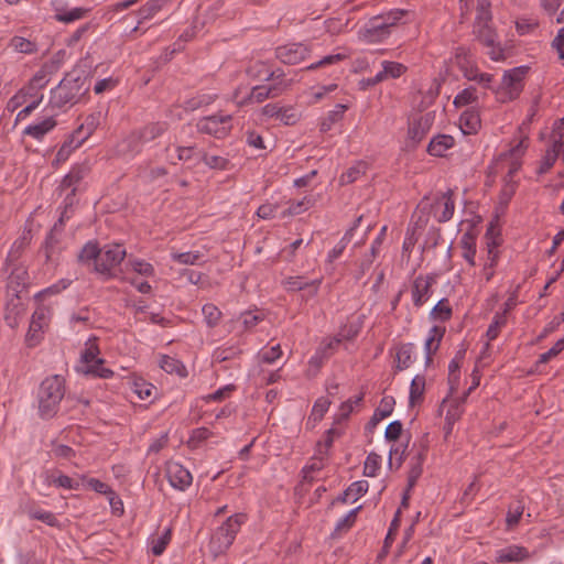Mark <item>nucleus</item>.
<instances>
[{"mask_svg":"<svg viewBox=\"0 0 564 564\" xmlns=\"http://www.w3.org/2000/svg\"><path fill=\"white\" fill-rule=\"evenodd\" d=\"M66 392L65 379L59 375L46 377L39 386L36 403L39 416L43 420L53 419Z\"/></svg>","mask_w":564,"mask_h":564,"instance_id":"f257e3e1","label":"nucleus"},{"mask_svg":"<svg viewBox=\"0 0 564 564\" xmlns=\"http://www.w3.org/2000/svg\"><path fill=\"white\" fill-rule=\"evenodd\" d=\"M246 520V514L236 513L227 518V520L214 531L208 543V550L214 557L225 554L228 551Z\"/></svg>","mask_w":564,"mask_h":564,"instance_id":"f03ea898","label":"nucleus"},{"mask_svg":"<svg viewBox=\"0 0 564 564\" xmlns=\"http://www.w3.org/2000/svg\"><path fill=\"white\" fill-rule=\"evenodd\" d=\"M84 80L80 77H65L51 90L50 105L53 108L65 109L80 101L86 94Z\"/></svg>","mask_w":564,"mask_h":564,"instance_id":"7ed1b4c3","label":"nucleus"},{"mask_svg":"<svg viewBox=\"0 0 564 564\" xmlns=\"http://www.w3.org/2000/svg\"><path fill=\"white\" fill-rule=\"evenodd\" d=\"M231 115L217 112L197 120L196 128L199 133L224 139L228 137L234 127Z\"/></svg>","mask_w":564,"mask_h":564,"instance_id":"20e7f679","label":"nucleus"},{"mask_svg":"<svg viewBox=\"0 0 564 564\" xmlns=\"http://www.w3.org/2000/svg\"><path fill=\"white\" fill-rule=\"evenodd\" d=\"M52 318V307L48 305H39L32 314L29 329L25 334V344L28 347L37 346L44 336Z\"/></svg>","mask_w":564,"mask_h":564,"instance_id":"39448f33","label":"nucleus"},{"mask_svg":"<svg viewBox=\"0 0 564 564\" xmlns=\"http://www.w3.org/2000/svg\"><path fill=\"white\" fill-rule=\"evenodd\" d=\"M126 249L121 245H107L100 249L95 272L109 279L113 275V270L123 261Z\"/></svg>","mask_w":564,"mask_h":564,"instance_id":"423d86ee","label":"nucleus"},{"mask_svg":"<svg viewBox=\"0 0 564 564\" xmlns=\"http://www.w3.org/2000/svg\"><path fill=\"white\" fill-rule=\"evenodd\" d=\"M104 119L101 110L94 111L88 115L85 121L70 134L69 141L65 143L58 151L61 156L67 149H77L83 142L97 129Z\"/></svg>","mask_w":564,"mask_h":564,"instance_id":"0eeeda50","label":"nucleus"},{"mask_svg":"<svg viewBox=\"0 0 564 564\" xmlns=\"http://www.w3.org/2000/svg\"><path fill=\"white\" fill-rule=\"evenodd\" d=\"M486 248L484 254L480 257L481 261V276L489 282L496 273V268L500 261V239L494 237L490 232L486 234Z\"/></svg>","mask_w":564,"mask_h":564,"instance_id":"6e6552de","label":"nucleus"},{"mask_svg":"<svg viewBox=\"0 0 564 564\" xmlns=\"http://www.w3.org/2000/svg\"><path fill=\"white\" fill-rule=\"evenodd\" d=\"M474 32L478 41L485 45L488 51L487 54L492 61H501L505 57L503 50L498 42V36L489 24H479L474 26Z\"/></svg>","mask_w":564,"mask_h":564,"instance_id":"1a4fd4ad","label":"nucleus"},{"mask_svg":"<svg viewBox=\"0 0 564 564\" xmlns=\"http://www.w3.org/2000/svg\"><path fill=\"white\" fill-rule=\"evenodd\" d=\"M435 283V274H420L413 280L411 286V299L416 308H421L430 300L433 294V285Z\"/></svg>","mask_w":564,"mask_h":564,"instance_id":"9d476101","label":"nucleus"},{"mask_svg":"<svg viewBox=\"0 0 564 564\" xmlns=\"http://www.w3.org/2000/svg\"><path fill=\"white\" fill-rule=\"evenodd\" d=\"M165 473L169 484L176 490L185 491L193 482L192 474L180 463L169 462Z\"/></svg>","mask_w":564,"mask_h":564,"instance_id":"9b49d317","label":"nucleus"},{"mask_svg":"<svg viewBox=\"0 0 564 564\" xmlns=\"http://www.w3.org/2000/svg\"><path fill=\"white\" fill-rule=\"evenodd\" d=\"M144 147L138 130L130 132L121 139L115 147V154L123 159H132L138 155Z\"/></svg>","mask_w":564,"mask_h":564,"instance_id":"f8f14e48","label":"nucleus"},{"mask_svg":"<svg viewBox=\"0 0 564 564\" xmlns=\"http://www.w3.org/2000/svg\"><path fill=\"white\" fill-rule=\"evenodd\" d=\"M200 154L194 145L169 143L165 147L166 160L174 165L178 162H192L198 158L200 159Z\"/></svg>","mask_w":564,"mask_h":564,"instance_id":"ddd939ff","label":"nucleus"},{"mask_svg":"<svg viewBox=\"0 0 564 564\" xmlns=\"http://www.w3.org/2000/svg\"><path fill=\"white\" fill-rule=\"evenodd\" d=\"M530 551L518 544H511L495 552L497 563H524L531 558Z\"/></svg>","mask_w":564,"mask_h":564,"instance_id":"4468645a","label":"nucleus"},{"mask_svg":"<svg viewBox=\"0 0 564 564\" xmlns=\"http://www.w3.org/2000/svg\"><path fill=\"white\" fill-rule=\"evenodd\" d=\"M275 54L282 63L295 65L308 55V48L302 43H290L279 46Z\"/></svg>","mask_w":564,"mask_h":564,"instance_id":"2eb2a0df","label":"nucleus"},{"mask_svg":"<svg viewBox=\"0 0 564 564\" xmlns=\"http://www.w3.org/2000/svg\"><path fill=\"white\" fill-rule=\"evenodd\" d=\"M391 32L382 24L377 17L370 19L361 31V39L370 44H379L388 40Z\"/></svg>","mask_w":564,"mask_h":564,"instance_id":"dca6fc26","label":"nucleus"},{"mask_svg":"<svg viewBox=\"0 0 564 564\" xmlns=\"http://www.w3.org/2000/svg\"><path fill=\"white\" fill-rule=\"evenodd\" d=\"M454 212L455 202L452 192H446L438 196L432 206L433 216L438 223L448 221L453 217Z\"/></svg>","mask_w":564,"mask_h":564,"instance_id":"f3484780","label":"nucleus"},{"mask_svg":"<svg viewBox=\"0 0 564 564\" xmlns=\"http://www.w3.org/2000/svg\"><path fill=\"white\" fill-rule=\"evenodd\" d=\"M524 69L521 67L512 68L505 73L502 77V88L506 90L509 99H514L522 90V80Z\"/></svg>","mask_w":564,"mask_h":564,"instance_id":"a211bd4d","label":"nucleus"},{"mask_svg":"<svg viewBox=\"0 0 564 564\" xmlns=\"http://www.w3.org/2000/svg\"><path fill=\"white\" fill-rule=\"evenodd\" d=\"M8 297L4 310V321L10 328L14 329L19 326L25 307L20 295H8Z\"/></svg>","mask_w":564,"mask_h":564,"instance_id":"6ab92c4d","label":"nucleus"},{"mask_svg":"<svg viewBox=\"0 0 564 564\" xmlns=\"http://www.w3.org/2000/svg\"><path fill=\"white\" fill-rule=\"evenodd\" d=\"M378 20L382 21V24L392 33L394 28L410 22L413 18V13L404 9H391L376 15Z\"/></svg>","mask_w":564,"mask_h":564,"instance_id":"aec40b11","label":"nucleus"},{"mask_svg":"<svg viewBox=\"0 0 564 564\" xmlns=\"http://www.w3.org/2000/svg\"><path fill=\"white\" fill-rule=\"evenodd\" d=\"M445 335V327L440 325H434L430 328L427 336L424 341V352H425V365L430 366L433 360V355L440 348L441 341Z\"/></svg>","mask_w":564,"mask_h":564,"instance_id":"412c9836","label":"nucleus"},{"mask_svg":"<svg viewBox=\"0 0 564 564\" xmlns=\"http://www.w3.org/2000/svg\"><path fill=\"white\" fill-rule=\"evenodd\" d=\"M432 117L430 113L420 116L410 122L408 129L409 138L414 142L419 143L432 127Z\"/></svg>","mask_w":564,"mask_h":564,"instance_id":"4be33fe9","label":"nucleus"},{"mask_svg":"<svg viewBox=\"0 0 564 564\" xmlns=\"http://www.w3.org/2000/svg\"><path fill=\"white\" fill-rule=\"evenodd\" d=\"M381 67L382 69L375 75V83L399 78L408 70L404 64L393 61H383Z\"/></svg>","mask_w":564,"mask_h":564,"instance_id":"5701e85b","label":"nucleus"},{"mask_svg":"<svg viewBox=\"0 0 564 564\" xmlns=\"http://www.w3.org/2000/svg\"><path fill=\"white\" fill-rule=\"evenodd\" d=\"M269 98H276V89H270L267 84H262L246 90L245 99L240 104H261Z\"/></svg>","mask_w":564,"mask_h":564,"instance_id":"b1692460","label":"nucleus"},{"mask_svg":"<svg viewBox=\"0 0 564 564\" xmlns=\"http://www.w3.org/2000/svg\"><path fill=\"white\" fill-rule=\"evenodd\" d=\"M56 126V120L53 116L43 118L32 124H29L23 130V134L30 135L35 140H42L45 134L52 131Z\"/></svg>","mask_w":564,"mask_h":564,"instance_id":"393cba45","label":"nucleus"},{"mask_svg":"<svg viewBox=\"0 0 564 564\" xmlns=\"http://www.w3.org/2000/svg\"><path fill=\"white\" fill-rule=\"evenodd\" d=\"M470 51L466 47H457L455 53V59L459 68L463 70L464 76L468 80H475L478 78V69L474 67L470 63Z\"/></svg>","mask_w":564,"mask_h":564,"instance_id":"a878e982","label":"nucleus"},{"mask_svg":"<svg viewBox=\"0 0 564 564\" xmlns=\"http://www.w3.org/2000/svg\"><path fill=\"white\" fill-rule=\"evenodd\" d=\"M263 80L267 82L265 84L270 89H276V97L281 96L292 85V80L286 79L281 69L267 70Z\"/></svg>","mask_w":564,"mask_h":564,"instance_id":"bb28decb","label":"nucleus"},{"mask_svg":"<svg viewBox=\"0 0 564 564\" xmlns=\"http://www.w3.org/2000/svg\"><path fill=\"white\" fill-rule=\"evenodd\" d=\"M476 236L471 231L464 232L459 239L460 254L470 265H476Z\"/></svg>","mask_w":564,"mask_h":564,"instance_id":"cd10ccee","label":"nucleus"},{"mask_svg":"<svg viewBox=\"0 0 564 564\" xmlns=\"http://www.w3.org/2000/svg\"><path fill=\"white\" fill-rule=\"evenodd\" d=\"M28 272L23 268H15L8 280L7 294L8 295H20L25 289L28 283Z\"/></svg>","mask_w":564,"mask_h":564,"instance_id":"c85d7f7f","label":"nucleus"},{"mask_svg":"<svg viewBox=\"0 0 564 564\" xmlns=\"http://www.w3.org/2000/svg\"><path fill=\"white\" fill-rule=\"evenodd\" d=\"M87 172L88 169L86 166H74L63 178L61 191H70L72 194H75Z\"/></svg>","mask_w":564,"mask_h":564,"instance_id":"c756f323","label":"nucleus"},{"mask_svg":"<svg viewBox=\"0 0 564 564\" xmlns=\"http://www.w3.org/2000/svg\"><path fill=\"white\" fill-rule=\"evenodd\" d=\"M169 129V123L165 121L150 122L142 128L138 129L144 144L162 137Z\"/></svg>","mask_w":564,"mask_h":564,"instance_id":"7c9ffc66","label":"nucleus"},{"mask_svg":"<svg viewBox=\"0 0 564 564\" xmlns=\"http://www.w3.org/2000/svg\"><path fill=\"white\" fill-rule=\"evenodd\" d=\"M525 149L524 141H520L517 147H514L510 153V160L503 161V163L507 164V174L505 176V181H514V175L519 172L521 169V161L519 160V156L523 154V151Z\"/></svg>","mask_w":564,"mask_h":564,"instance_id":"2f4dec72","label":"nucleus"},{"mask_svg":"<svg viewBox=\"0 0 564 564\" xmlns=\"http://www.w3.org/2000/svg\"><path fill=\"white\" fill-rule=\"evenodd\" d=\"M455 140L449 134L434 137L427 147V152L433 156H443L446 151L454 147Z\"/></svg>","mask_w":564,"mask_h":564,"instance_id":"473e14b6","label":"nucleus"},{"mask_svg":"<svg viewBox=\"0 0 564 564\" xmlns=\"http://www.w3.org/2000/svg\"><path fill=\"white\" fill-rule=\"evenodd\" d=\"M160 367L170 375H175L178 378H186L188 372L186 366L177 358L163 355L160 359Z\"/></svg>","mask_w":564,"mask_h":564,"instance_id":"72a5a7b5","label":"nucleus"},{"mask_svg":"<svg viewBox=\"0 0 564 564\" xmlns=\"http://www.w3.org/2000/svg\"><path fill=\"white\" fill-rule=\"evenodd\" d=\"M395 359L398 370L408 369L415 360V345L412 343L401 345L397 350Z\"/></svg>","mask_w":564,"mask_h":564,"instance_id":"f704fd0d","label":"nucleus"},{"mask_svg":"<svg viewBox=\"0 0 564 564\" xmlns=\"http://www.w3.org/2000/svg\"><path fill=\"white\" fill-rule=\"evenodd\" d=\"M46 481L48 485H53L57 488H63L67 490H79L82 488V480L70 478L64 474H50L46 475Z\"/></svg>","mask_w":564,"mask_h":564,"instance_id":"c9c22d12","label":"nucleus"},{"mask_svg":"<svg viewBox=\"0 0 564 564\" xmlns=\"http://www.w3.org/2000/svg\"><path fill=\"white\" fill-rule=\"evenodd\" d=\"M394 404L395 401L393 397H383L379 406L375 410V413L369 421V425L376 426L381 420L390 416L393 412Z\"/></svg>","mask_w":564,"mask_h":564,"instance_id":"e433bc0d","label":"nucleus"},{"mask_svg":"<svg viewBox=\"0 0 564 564\" xmlns=\"http://www.w3.org/2000/svg\"><path fill=\"white\" fill-rule=\"evenodd\" d=\"M264 319V313L254 310V311H246L242 312L238 318L237 322L241 327V330L243 332H250L259 323H261Z\"/></svg>","mask_w":564,"mask_h":564,"instance_id":"4c0bfd02","label":"nucleus"},{"mask_svg":"<svg viewBox=\"0 0 564 564\" xmlns=\"http://www.w3.org/2000/svg\"><path fill=\"white\" fill-rule=\"evenodd\" d=\"M459 127L463 133L471 134L480 128V117L474 110H466L460 115Z\"/></svg>","mask_w":564,"mask_h":564,"instance_id":"58836bf2","label":"nucleus"},{"mask_svg":"<svg viewBox=\"0 0 564 564\" xmlns=\"http://www.w3.org/2000/svg\"><path fill=\"white\" fill-rule=\"evenodd\" d=\"M88 13V9L85 8H72V9H65V8H56L55 9V19L58 22L63 23H72L77 20H80L86 17Z\"/></svg>","mask_w":564,"mask_h":564,"instance_id":"ea45409f","label":"nucleus"},{"mask_svg":"<svg viewBox=\"0 0 564 564\" xmlns=\"http://www.w3.org/2000/svg\"><path fill=\"white\" fill-rule=\"evenodd\" d=\"M315 202L316 199L311 195L304 196L300 200H291L289 202V207L282 213V217H292L300 215L305 210L310 209L311 207H313Z\"/></svg>","mask_w":564,"mask_h":564,"instance_id":"a19ab883","label":"nucleus"},{"mask_svg":"<svg viewBox=\"0 0 564 564\" xmlns=\"http://www.w3.org/2000/svg\"><path fill=\"white\" fill-rule=\"evenodd\" d=\"M425 391V377L416 375L410 384L409 403L410 405L419 404L423 401Z\"/></svg>","mask_w":564,"mask_h":564,"instance_id":"79ce46f5","label":"nucleus"},{"mask_svg":"<svg viewBox=\"0 0 564 564\" xmlns=\"http://www.w3.org/2000/svg\"><path fill=\"white\" fill-rule=\"evenodd\" d=\"M167 0H149L142 6L137 14L139 17L138 24L143 23L147 20L152 19L158 12L162 10Z\"/></svg>","mask_w":564,"mask_h":564,"instance_id":"37998d69","label":"nucleus"},{"mask_svg":"<svg viewBox=\"0 0 564 564\" xmlns=\"http://www.w3.org/2000/svg\"><path fill=\"white\" fill-rule=\"evenodd\" d=\"M561 149H562V143L560 141L555 140L552 143V145L546 150V152L541 161L540 167L538 170L539 174L546 173L554 165L555 161L558 158Z\"/></svg>","mask_w":564,"mask_h":564,"instance_id":"c03bdc74","label":"nucleus"},{"mask_svg":"<svg viewBox=\"0 0 564 564\" xmlns=\"http://www.w3.org/2000/svg\"><path fill=\"white\" fill-rule=\"evenodd\" d=\"M368 488L369 485L366 480L355 481L344 491L339 500L343 502L356 501L368 491Z\"/></svg>","mask_w":564,"mask_h":564,"instance_id":"a18cd8bd","label":"nucleus"},{"mask_svg":"<svg viewBox=\"0 0 564 564\" xmlns=\"http://www.w3.org/2000/svg\"><path fill=\"white\" fill-rule=\"evenodd\" d=\"M217 98L216 94L199 93L184 102L185 110L194 111L198 108L213 104Z\"/></svg>","mask_w":564,"mask_h":564,"instance_id":"49530a36","label":"nucleus"},{"mask_svg":"<svg viewBox=\"0 0 564 564\" xmlns=\"http://www.w3.org/2000/svg\"><path fill=\"white\" fill-rule=\"evenodd\" d=\"M130 389L140 400H148L152 397L155 387L142 378L133 379Z\"/></svg>","mask_w":564,"mask_h":564,"instance_id":"de8ad7c7","label":"nucleus"},{"mask_svg":"<svg viewBox=\"0 0 564 564\" xmlns=\"http://www.w3.org/2000/svg\"><path fill=\"white\" fill-rule=\"evenodd\" d=\"M172 539V529L166 528L163 533L159 536H153L150 540L151 552L155 556H160L164 553L166 546L170 544Z\"/></svg>","mask_w":564,"mask_h":564,"instance_id":"09e8293b","label":"nucleus"},{"mask_svg":"<svg viewBox=\"0 0 564 564\" xmlns=\"http://www.w3.org/2000/svg\"><path fill=\"white\" fill-rule=\"evenodd\" d=\"M452 306L447 299L440 300L430 312V318L438 322H446L452 317Z\"/></svg>","mask_w":564,"mask_h":564,"instance_id":"8fccbe9b","label":"nucleus"},{"mask_svg":"<svg viewBox=\"0 0 564 564\" xmlns=\"http://www.w3.org/2000/svg\"><path fill=\"white\" fill-rule=\"evenodd\" d=\"M319 284L321 280L306 282L301 276H290L284 281V286L289 291H301L306 288H312L314 294L317 292Z\"/></svg>","mask_w":564,"mask_h":564,"instance_id":"3c124183","label":"nucleus"},{"mask_svg":"<svg viewBox=\"0 0 564 564\" xmlns=\"http://www.w3.org/2000/svg\"><path fill=\"white\" fill-rule=\"evenodd\" d=\"M354 236V228H350L347 230L341 239L335 245V247L328 251L326 257L327 263H333L335 260H337L345 249L347 248L348 243L351 241V238Z\"/></svg>","mask_w":564,"mask_h":564,"instance_id":"603ef678","label":"nucleus"},{"mask_svg":"<svg viewBox=\"0 0 564 564\" xmlns=\"http://www.w3.org/2000/svg\"><path fill=\"white\" fill-rule=\"evenodd\" d=\"M204 322L208 328H215L223 316L221 311L213 303H207L202 307Z\"/></svg>","mask_w":564,"mask_h":564,"instance_id":"864d4df0","label":"nucleus"},{"mask_svg":"<svg viewBox=\"0 0 564 564\" xmlns=\"http://www.w3.org/2000/svg\"><path fill=\"white\" fill-rule=\"evenodd\" d=\"M171 258L180 264L196 265L202 262L204 254L200 251L172 252Z\"/></svg>","mask_w":564,"mask_h":564,"instance_id":"5fc2aeb1","label":"nucleus"},{"mask_svg":"<svg viewBox=\"0 0 564 564\" xmlns=\"http://www.w3.org/2000/svg\"><path fill=\"white\" fill-rule=\"evenodd\" d=\"M361 506L351 509L346 516L340 518L336 525L333 535H340L344 532H347L356 522L357 514L360 511Z\"/></svg>","mask_w":564,"mask_h":564,"instance_id":"6e6d98bb","label":"nucleus"},{"mask_svg":"<svg viewBox=\"0 0 564 564\" xmlns=\"http://www.w3.org/2000/svg\"><path fill=\"white\" fill-rule=\"evenodd\" d=\"M28 516L31 519L39 520L50 527H58L59 522L56 516L47 510L41 508H30L28 510Z\"/></svg>","mask_w":564,"mask_h":564,"instance_id":"4d7b16f0","label":"nucleus"},{"mask_svg":"<svg viewBox=\"0 0 564 564\" xmlns=\"http://www.w3.org/2000/svg\"><path fill=\"white\" fill-rule=\"evenodd\" d=\"M507 323V316H506V311H503L502 313H496L494 318H492V322L490 323L488 329H487V333H486V337H487V346L489 345L490 341L495 340L499 333H500V329L506 325Z\"/></svg>","mask_w":564,"mask_h":564,"instance_id":"13d9d810","label":"nucleus"},{"mask_svg":"<svg viewBox=\"0 0 564 564\" xmlns=\"http://www.w3.org/2000/svg\"><path fill=\"white\" fill-rule=\"evenodd\" d=\"M128 264L134 272L142 276L150 278L155 273L154 267L150 262L142 259L131 258L129 259Z\"/></svg>","mask_w":564,"mask_h":564,"instance_id":"bf43d9fd","label":"nucleus"},{"mask_svg":"<svg viewBox=\"0 0 564 564\" xmlns=\"http://www.w3.org/2000/svg\"><path fill=\"white\" fill-rule=\"evenodd\" d=\"M477 89L473 86L463 89L458 93L454 98L455 107H464L470 104L476 102L477 100Z\"/></svg>","mask_w":564,"mask_h":564,"instance_id":"052dcab7","label":"nucleus"},{"mask_svg":"<svg viewBox=\"0 0 564 564\" xmlns=\"http://www.w3.org/2000/svg\"><path fill=\"white\" fill-rule=\"evenodd\" d=\"M100 249L98 246L94 242H87L83 249L80 250L78 254V261L82 263H88L90 261H94V264L96 265V262L99 257Z\"/></svg>","mask_w":564,"mask_h":564,"instance_id":"680f3d73","label":"nucleus"},{"mask_svg":"<svg viewBox=\"0 0 564 564\" xmlns=\"http://www.w3.org/2000/svg\"><path fill=\"white\" fill-rule=\"evenodd\" d=\"M381 467V456L376 453H369L364 464V475L376 477Z\"/></svg>","mask_w":564,"mask_h":564,"instance_id":"e2e57ef3","label":"nucleus"},{"mask_svg":"<svg viewBox=\"0 0 564 564\" xmlns=\"http://www.w3.org/2000/svg\"><path fill=\"white\" fill-rule=\"evenodd\" d=\"M366 172V164L364 162H358L351 167H349L345 173L340 176V184H349L357 181L362 174Z\"/></svg>","mask_w":564,"mask_h":564,"instance_id":"0e129e2a","label":"nucleus"},{"mask_svg":"<svg viewBox=\"0 0 564 564\" xmlns=\"http://www.w3.org/2000/svg\"><path fill=\"white\" fill-rule=\"evenodd\" d=\"M9 45L19 53L32 54L36 51L35 43L22 36L12 37Z\"/></svg>","mask_w":564,"mask_h":564,"instance_id":"69168bd1","label":"nucleus"},{"mask_svg":"<svg viewBox=\"0 0 564 564\" xmlns=\"http://www.w3.org/2000/svg\"><path fill=\"white\" fill-rule=\"evenodd\" d=\"M200 160L210 169L215 170H227L229 165L228 159L220 155H212L208 153H202Z\"/></svg>","mask_w":564,"mask_h":564,"instance_id":"338daca9","label":"nucleus"},{"mask_svg":"<svg viewBox=\"0 0 564 564\" xmlns=\"http://www.w3.org/2000/svg\"><path fill=\"white\" fill-rule=\"evenodd\" d=\"M340 343L341 338H339L337 335L334 337L325 338L317 347V350L321 351L326 359H328L337 350Z\"/></svg>","mask_w":564,"mask_h":564,"instance_id":"774afa93","label":"nucleus"}]
</instances>
